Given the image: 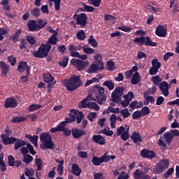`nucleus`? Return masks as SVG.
Instances as JSON below:
<instances>
[{"instance_id":"f257e3e1","label":"nucleus","mask_w":179,"mask_h":179,"mask_svg":"<svg viewBox=\"0 0 179 179\" xmlns=\"http://www.w3.org/2000/svg\"><path fill=\"white\" fill-rule=\"evenodd\" d=\"M176 137H179V131L178 129H171L170 131L165 132L163 136H160L157 144L160 148H165L167 145L169 146L171 145V141Z\"/></svg>"},{"instance_id":"f03ea898","label":"nucleus","mask_w":179,"mask_h":179,"mask_svg":"<svg viewBox=\"0 0 179 179\" xmlns=\"http://www.w3.org/2000/svg\"><path fill=\"white\" fill-rule=\"evenodd\" d=\"M104 87H100L99 85H94L93 87L90 90V94L88 96H92V98L95 99L94 101L98 102V104L103 105L104 101H106L107 97L104 94Z\"/></svg>"},{"instance_id":"7ed1b4c3","label":"nucleus","mask_w":179,"mask_h":179,"mask_svg":"<svg viewBox=\"0 0 179 179\" xmlns=\"http://www.w3.org/2000/svg\"><path fill=\"white\" fill-rule=\"evenodd\" d=\"M63 85L66 87V90L73 92L82 86L83 81L80 80V76L73 75L63 80Z\"/></svg>"},{"instance_id":"20e7f679","label":"nucleus","mask_w":179,"mask_h":179,"mask_svg":"<svg viewBox=\"0 0 179 179\" xmlns=\"http://www.w3.org/2000/svg\"><path fill=\"white\" fill-rule=\"evenodd\" d=\"M40 140L42 144L40 145V148L42 150L49 149L53 150L55 148V144L53 142L52 137L48 132H44L40 134Z\"/></svg>"},{"instance_id":"39448f33","label":"nucleus","mask_w":179,"mask_h":179,"mask_svg":"<svg viewBox=\"0 0 179 179\" xmlns=\"http://www.w3.org/2000/svg\"><path fill=\"white\" fill-rule=\"evenodd\" d=\"M51 49V45L48 43H42L37 50L32 52L34 57L38 59H44L48 56V52Z\"/></svg>"},{"instance_id":"423d86ee","label":"nucleus","mask_w":179,"mask_h":179,"mask_svg":"<svg viewBox=\"0 0 179 179\" xmlns=\"http://www.w3.org/2000/svg\"><path fill=\"white\" fill-rule=\"evenodd\" d=\"M133 42L135 44H139L140 46H143V45L145 46H151V47H157V43L152 41L150 37L146 36L144 37L143 36H141L139 38H136L133 40Z\"/></svg>"},{"instance_id":"0eeeda50","label":"nucleus","mask_w":179,"mask_h":179,"mask_svg":"<svg viewBox=\"0 0 179 179\" xmlns=\"http://www.w3.org/2000/svg\"><path fill=\"white\" fill-rule=\"evenodd\" d=\"M124 87H115L111 94L110 101L113 102L114 103H119L122 100V97L124 94Z\"/></svg>"},{"instance_id":"6e6552de","label":"nucleus","mask_w":179,"mask_h":179,"mask_svg":"<svg viewBox=\"0 0 179 179\" xmlns=\"http://www.w3.org/2000/svg\"><path fill=\"white\" fill-rule=\"evenodd\" d=\"M47 24H48L47 21H45L43 24H38L36 20H33L28 21L27 24L28 30L31 32H37L40 31L41 29L45 27Z\"/></svg>"},{"instance_id":"1a4fd4ad","label":"nucleus","mask_w":179,"mask_h":179,"mask_svg":"<svg viewBox=\"0 0 179 179\" xmlns=\"http://www.w3.org/2000/svg\"><path fill=\"white\" fill-rule=\"evenodd\" d=\"M104 69V63L102 61L98 60L92 63L90 67H88L87 72L88 73H96L98 71Z\"/></svg>"},{"instance_id":"9d476101","label":"nucleus","mask_w":179,"mask_h":179,"mask_svg":"<svg viewBox=\"0 0 179 179\" xmlns=\"http://www.w3.org/2000/svg\"><path fill=\"white\" fill-rule=\"evenodd\" d=\"M71 65L76 66L78 71H83L89 66L88 62H84L78 59H72L70 61Z\"/></svg>"},{"instance_id":"9b49d317","label":"nucleus","mask_w":179,"mask_h":179,"mask_svg":"<svg viewBox=\"0 0 179 179\" xmlns=\"http://www.w3.org/2000/svg\"><path fill=\"white\" fill-rule=\"evenodd\" d=\"M1 138L3 144H4L6 146L13 145L16 141H18V138H16L13 136H9L6 134H1Z\"/></svg>"},{"instance_id":"f8f14e48","label":"nucleus","mask_w":179,"mask_h":179,"mask_svg":"<svg viewBox=\"0 0 179 179\" xmlns=\"http://www.w3.org/2000/svg\"><path fill=\"white\" fill-rule=\"evenodd\" d=\"M140 155L143 158L152 159L157 157V152L152 150H148V148H143V150L140 152Z\"/></svg>"},{"instance_id":"ddd939ff","label":"nucleus","mask_w":179,"mask_h":179,"mask_svg":"<svg viewBox=\"0 0 179 179\" xmlns=\"http://www.w3.org/2000/svg\"><path fill=\"white\" fill-rule=\"evenodd\" d=\"M17 71L20 73H22L26 71V75H30L31 67L26 62H20L17 65Z\"/></svg>"},{"instance_id":"4468645a","label":"nucleus","mask_w":179,"mask_h":179,"mask_svg":"<svg viewBox=\"0 0 179 179\" xmlns=\"http://www.w3.org/2000/svg\"><path fill=\"white\" fill-rule=\"evenodd\" d=\"M87 15L85 13H81L76 17V24L85 27L87 24Z\"/></svg>"},{"instance_id":"2eb2a0df","label":"nucleus","mask_w":179,"mask_h":179,"mask_svg":"<svg viewBox=\"0 0 179 179\" xmlns=\"http://www.w3.org/2000/svg\"><path fill=\"white\" fill-rule=\"evenodd\" d=\"M86 134V131L81 130L78 127L71 128V136L74 138L79 139Z\"/></svg>"},{"instance_id":"dca6fc26","label":"nucleus","mask_w":179,"mask_h":179,"mask_svg":"<svg viewBox=\"0 0 179 179\" xmlns=\"http://www.w3.org/2000/svg\"><path fill=\"white\" fill-rule=\"evenodd\" d=\"M108 161V159H107V157H104V155L100 157L93 156L92 159V164L95 166H99L103 162L106 163Z\"/></svg>"},{"instance_id":"f3484780","label":"nucleus","mask_w":179,"mask_h":179,"mask_svg":"<svg viewBox=\"0 0 179 179\" xmlns=\"http://www.w3.org/2000/svg\"><path fill=\"white\" fill-rule=\"evenodd\" d=\"M17 107V101L13 97H8L5 101L6 108H15Z\"/></svg>"},{"instance_id":"a211bd4d","label":"nucleus","mask_w":179,"mask_h":179,"mask_svg":"<svg viewBox=\"0 0 179 179\" xmlns=\"http://www.w3.org/2000/svg\"><path fill=\"white\" fill-rule=\"evenodd\" d=\"M158 87H159V90L165 97H167L169 95V85L166 81L164 80L162 82L160 85H158Z\"/></svg>"},{"instance_id":"6ab92c4d","label":"nucleus","mask_w":179,"mask_h":179,"mask_svg":"<svg viewBox=\"0 0 179 179\" xmlns=\"http://www.w3.org/2000/svg\"><path fill=\"white\" fill-rule=\"evenodd\" d=\"M133 177L134 179H150V177L146 174V173L140 169H136L133 173Z\"/></svg>"},{"instance_id":"aec40b11","label":"nucleus","mask_w":179,"mask_h":179,"mask_svg":"<svg viewBox=\"0 0 179 179\" xmlns=\"http://www.w3.org/2000/svg\"><path fill=\"white\" fill-rule=\"evenodd\" d=\"M155 35L159 37H166L167 36V29L164 25H159L156 27Z\"/></svg>"},{"instance_id":"412c9836","label":"nucleus","mask_w":179,"mask_h":179,"mask_svg":"<svg viewBox=\"0 0 179 179\" xmlns=\"http://www.w3.org/2000/svg\"><path fill=\"white\" fill-rule=\"evenodd\" d=\"M70 113L76 115V123L80 124L84 118V114L83 111L78 110L71 109Z\"/></svg>"},{"instance_id":"4be33fe9","label":"nucleus","mask_w":179,"mask_h":179,"mask_svg":"<svg viewBox=\"0 0 179 179\" xmlns=\"http://www.w3.org/2000/svg\"><path fill=\"white\" fill-rule=\"evenodd\" d=\"M92 141L99 145H105L106 143L105 137L101 135H94Z\"/></svg>"},{"instance_id":"5701e85b","label":"nucleus","mask_w":179,"mask_h":179,"mask_svg":"<svg viewBox=\"0 0 179 179\" xmlns=\"http://www.w3.org/2000/svg\"><path fill=\"white\" fill-rule=\"evenodd\" d=\"M88 101H96L95 98L92 97V95H87L81 102L78 103V108H86L88 107Z\"/></svg>"},{"instance_id":"b1692460","label":"nucleus","mask_w":179,"mask_h":179,"mask_svg":"<svg viewBox=\"0 0 179 179\" xmlns=\"http://www.w3.org/2000/svg\"><path fill=\"white\" fill-rule=\"evenodd\" d=\"M130 138L133 140L134 143L137 145V146H141V143L142 142V137L140 133H137L134 131L131 136Z\"/></svg>"},{"instance_id":"393cba45","label":"nucleus","mask_w":179,"mask_h":179,"mask_svg":"<svg viewBox=\"0 0 179 179\" xmlns=\"http://www.w3.org/2000/svg\"><path fill=\"white\" fill-rule=\"evenodd\" d=\"M43 82L45 83H52V85H55L57 83V80H55V78L50 73H43Z\"/></svg>"},{"instance_id":"a878e982","label":"nucleus","mask_w":179,"mask_h":179,"mask_svg":"<svg viewBox=\"0 0 179 179\" xmlns=\"http://www.w3.org/2000/svg\"><path fill=\"white\" fill-rule=\"evenodd\" d=\"M71 173L77 177H79L82 173V169L80 168L79 165L73 164L71 165Z\"/></svg>"},{"instance_id":"bb28decb","label":"nucleus","mask_w":179,"mask_h":179,"mask_svg":"<svg viewBox=\"0 0 179 179\" xmlns=\"http://www.w3.org/2000/svg\"><path fill=\"white\" fill-rule=\"evenodd\" d=\"M58 32L55 31L51 36L48 38V41L45 43V44H49L52 45H55L57 43V38Z\"/></svg>"},{"instance_id":"cd10ccee","label":"nucleus","mask_w":179,"mask_h":179,"mask_svg":"<svg viewBox=\"0 0 179 179\" xmlns=\"http://www.w3.org/2000/svg\"><path fill=\"white\" fill-rule=\"evenodd\" d=\"M141 80V76L138 71L135 72V73L131 77L130 82L133 85H138L140 83Z\"/></svg>"},{"instance_id":"c85d7f7f","label":"nucleus","mask_w":179,"mask_h":179,"mask_svg":"<svg viewBox=\"0 0 179 179\" xmlns=\"http://www.w3.org/2000/svg\"><path fill=\"white\" fill-rule=\"evenodd\" d=\"M22 33V29L16 30L15 34L10 36V40L13 41L14 43H17L20 40V36H21Z\"/></svg>"},{"instance_id":"c756f323","label":"nucleus","mask_w":179,"mask_h":179,"mask_svg":"<svg viewBox=\"0 0 179 179\" xmlns=\"http://www.w3.org/2000/svg\"><path fill=\"white\" fill-rule=\"evenodd\" d=\"M82 5L83 7L80 8L79 9V10L81 12H94L95 10V7L87 6L85 4V3H82Z\"/></svg>"},{"instance_id":"7c9ffc66","label":"nucleus","mask_w":179,"mask_h":179,"mask_svg":"<svg viewBox=\"0 0 179 179\" xmlns=\"http://www.w3.org/2000/svg\"><path fill=\"white\" fill-rule=\"evenodd\" d=\"M157 87L156 85H152V87L148 88L147 91L143 92V96H148V95H154L155 94L156 92H157Z\"/></svg>"},{"instance_id":"2f4dec72","label":"nucleus","mask_w":179,"mask_h":179,"mask_svg":"<svg viewBox=\"0 0 179 179\" xmlns=\"http://www.w3.org/2000/svg\"><path fill=\"white\" fill-rule=\"evenodd\" d=\"M14 144H15V146H14L15 150H18L22 146H26V141H22L17 138V141H16V142H15Z\"/></svg>"},{"instance_id":"473e14b6","label":"nucleus","mask_w":179,"mask_h":179,"mask_svg":"<svg viewBox=\"0 0 179 179\" xmlns=\"http://www.w3.org/2000/svg\"><path fill=\"white\" fill-rule=\"evenodd\" d=\"M67 124L64 123V122H62V131L64 133V135L66 136V137H69L71 136L72 131H71V129L69 130L68 128L66 127Z\"/></svg>"},{"instance_id":"72a5a7b5","label":"nucleus","mask_w":179,"mask_h":179,"mask_svg":"<svg viewBox=\"0 0 179 179\" xmlns=\"http://www.w3.org/2000/svg\"><path fill=\"white\" fill-rule=\"evenodd\" d=\"M0 68L3 75H6L8 71H9V66L3 62H0Z\"/></svg>"},{"instance_id":"f704fd0d","label":"nucleus","mask_w":179,"mask_h":179,"mask_svg":"<svg viewBox=\"0 0 179 179\" xmlns=\"http://www.w3.org/2000/svg\"><path fill=\"white\" fill-rule=\"evenodd\" d=\"M73 113H72L71 112H70L69 113V116L71 118L69 117H66L65 118V121H63L62 123L64 124H68V123H71V122H74L76 121V116H75V115H73Z\"/></svg>"},{"instance_id":"c9c22d12","label":"nucleus","mask_w":179,"mask_h":179,"mask_svg":"<svg viewBox=\"0 0 179 179\" xmlns=\"http://www.w3.org/2000/svg\"><path fill=\"white\" fill-rule=\"evenodd\" d=\"M129 129H130V127H128L127 128L126 131L120 135L121 139H122L123 141H124V142H126L127 140L130 138Z\"/></svg>"},{"instance_id":"e433bc0d","label":"nucleus","mask_w":179,"mask_h":179,"mask_svg":"<svg viewBox=\"0 0 179 179\" xmlns=\"http://www.w3.org/2000/svg\"><path fill=\"white\" fill-rule=\"evenodd\" d=\"M26 41L28 42V43L31 44V45L37 44V41L36 38H34L31 35L26 36Z\"/></svg>"},{"instance_id":"4c0bfd02","label":"nucleus","mask_w":179,"mask_h":179,"mask_svg":"<svg viewBox=\"0 0 179 179\" xmlns=\"http://www.w3.org/2000/svg\"><path fill=\"white\" fill-rule=\"evenodd\" d=\"M103 86H106V87H108V89L109 90H113L115 88V85L113 83V80H106L103 83Z\"/></svg>"},{"instance_id":"58836bf2","label":"nucleus","mask_w":179,"mask_h":179,"mask_svg":"<svg viewBox=\"0 0 179 179\" xmlns=\"http://www.w3.org/2000/svg\"><path fill=\"white\" fill-rule=\"evenodd\" d=\"M25 138H29V142L31 143L38 142V136L34 135L33 136L31 134H25Z\"/></svg>"},{"instance_id":"ea45409f","label":"nucleus","mask_w":179,"mask_h":179,"mask_svg":"<svg viewBox=\"0 0 179 179\" xmlns=\"http://www.w3.org/2000/svg\"><path fill=\"white\" fill-rule=\"evenodd\" d=\"M88 44H90L94 48H96L98 46V43L96 39L93 38V36L91 35L90 38L87 40Z\"/></svg>"},{"instance_id":"a19ab883","label":"nucleus","mask_w":179,"mask_h":179,"mask_svg":"<svg viewBox=\"0 0 179 179\" xmlns=\"http://www.w3.org/2000/svg\"><path fill=\"white\" fill-rule=\"evenodd\" d=\"M41 108H42V106L40 104H31L28 107V110L29 113H32L40 109Z\"/></svg>"},{"instance_id":"79ce46f5","label":"nucleus","mask_w":179,"mask_h":179,"mask_svg":"<svg viewBox=\"0 0 179 179\" xmlns=\"http://www.w3.org/2000/svg\"><path fill=\"white\" fill-rule=\"evenodd\" d=\"M87 108L94 109L95 110L98 111L100 109V107L96 102H88Z\"/></svg>"},{"instance_id":"37998d69","label":"nucleus","mask_w":179,"mask_h":179,"mask_svg":"<svg viewBox=\"0 0 179 179\" xmlns=\"http://www.w3.org/2000/svg\"><path fill=\"white\" fill-rule=\"evenodd\" d=\"M83 50L87 55H92V54L95 52V50L92 48H89L88 45L83 46Z\"/></svg>"},{"instance_id":"c03bdc74","label":"nucleus","mask_w":179,"mask_h":179,"mask_svg":"<svg viewBox=\"0 0 179 179\" xmlns=\"http://www.w3.org/2000/svg\"><path fill=\"white\" fill-rule=\"evenodd\" d=\"M31 15L32 17L38 18L41 15L39 8H33L31 10Z\"/></svg>"},{"instance_id":"a18cd8bd","label":"nucleus","mask_w":179,"mask_h":179,"mask_svg":"<svg viewBox=\"0 0 179 179\" xmlns=\"http://www.w3.org/2000/svg\"><path fill=\"white\" fill-rule=\"evenodd\" d=\"M62 125H63V122H62L58 126H57V127H52L50 129V131L51 133H56V132H58V131H63Z\"/></svg>"},{"instance_id":"49530a36","label":"nucleus","mask_w":179,"mask_h":179,"mask_svg":"<svg viewBox=\"0 0 179 179\" xmlns=\"http://www.w3.org/2000/svg\"><path fill=\"white\" fill-rule=\"evenodd\" d=\"M77 38L79 41H84L85 38H86V34L83 30L78 31L77 34H76Z\"/></svg>"},{"instance_id":"de8ad7c7","label":"nucleus","mask_w":179,"mask_h":179,"mask_svg":"<svg viewBox=\"0 0 179 179\" xmlns=\"http://www.w3.org/2000/svg\"><path fill=\"white\" fill-rule=\"evenodd\" d=\"M151 81L152 83H154L155 85L159 86L162 82V78H160L159 76H156L152 78Z\"/></svg>"},{"instance_id":"09e8293b","label":"nucleus","mask_w":179,"mask_h":179,"mask_svg":"<svg viewBox=\"0 0 179 179\" xmlns=\"http://www.w3.org/2000/svg\"><path fill=\"white\" fill-rule=\"evenodd\" d=\"M24 159H22V162H24L27 164H29L31 162H33V157H31L30 155H24Z\"/></svg>"},{"instance_id":"8fccbe9b","label":"nucleus","mask_w":179,"mask_h":179,"mask_svg":"<svg viewBox=\"0 0 179 179\" xmlns=\"http://www.w3.org/2000/svg\"><path fill=\"white\" fill-rule=\"evenodd\" d=\"M35 164H36V166L37 167V171L42 170L43 162L41 158H36Z\"/></svg>"},{"instance_id":"3c124183","label":"nucleus","mask_w":179,"mask_h":179,"mask_svg":"<svg viewBox=\"0 0 179 179\" xmlns=\"http://www.w3.org/2000/svg\"><path fill=\"white\" fill-rule=\"evenodd\" d=\"M158 164H161V166H162L166 170V169H169V159H163L160 160Z\"/></svg>"},{"instance_id":"603ef678","label":"nucleus","mask_w":179,"mask_h":179,"mask_svg":"<svg viewBox=\"0 0 179 179\" xmlns=\"http://www.w3.org/2000/svg\"><path fill=\"white\" fill-rule=\"evenodd\" d=\"M164 170H166L165 168H164V166H162L161 164L158 163L156 164V169L155 173L157 174H161L163 173Z\"/></svg>"},{"instance_id":"864d4df0","label":"nucleus","mask_w":179,"mask_h":179,"mask_svg":"<svg viewBox=\"0 0 179 179\" xmlns=\"http://www.w3.org/2000/svg\"><path fill=\"white\" fill-rule=\"evenodd\" d=\"M69 62V57H64V58H63L62 61H60L59 62V64L60 66H62L63 68H66Z\"/></svg>"},{"instance_id":"5fc2aeb1","label":"nucleus","mask_w":179,"mask_h":179,"mask_svg":"<svg viewBox=\"0 0 179 179\" xmlns=\"http://www.w3.org/2000/svg\"><path fill=\"white\" fill-rule=\"evenodd\" d=\"M152 68H156L159 69L161 68L162 64L159 62L157 59H154L152 61Z\"/></svg>"},{"instance_id":"6e6d98bb","label":"nucleus","mask_w":179,"mask_h":179,"mask_svg":"<svg viewBox=\"0 0 179 179\" xmlns=\"http://www.w3.org/2000/svg\"><path fill=\"white\" fill-rule=\"evenodd\" d=\"M101 0H87L88 3L90 5H93L95 7H99L101 5Z\"/></svg>"},{"instance_id":"4d7b16f0","label":"nucleus","mask_w":179,"mask_h":179,"mask_svg":"<svg viewBox=\"0 0 179 179\" xmlns=\"http://www.w3.org/2000/svg\"><path fill=\"white\" fill-rule=\"evenodd\" d=\"M142 114L143 116H146L150 113V109L149 108L148 106H144L142 109L141 111H140Z\"/></svg>"},{"instance_id":"13d9d810","label":"nucleus","mask_w":179,"mask_h":179,"mask_svg":"<svg viewBox=\"0 0 179 179\" xmlns=\"http://www.w3.org/2000/svg\"><path fill=\"white\" fill-rule=\"evenodd\" d=\"M120 114L122 115L123 118H127L128 117L130 116L131 113H129V111L128 110L127 108L126 109H122L120 110Z\"/></svg>"},{"instance_id":"bf43d9fd","label":"nucleus","mask_w":179,"mask_h":179,"mask_svg":"<svg viewBox=\"0 0 179 179\" xmlns=\"http://www.w3.org/2000/svg\"><path fill=\"white\" fill-rule=\"evenodd\" d=\"M129 174L127 173V172L122 171L120 172L119 176L117 177V179H128L129 178Z\"/></svg>"},{"instance_id":"052dcab7","label":"nucleus","mask_w":179,"mask_h":179,"mask_svg":"<svg viewBox=\"0 0 179 179\" xmlns=\"http://www.w3.org/2000/svg\"><path fill=\"white\" fill-rule=\"evenodd\" d=\"M96 113L91 112L88 113L87 119L90 120L91 122H92L93 120H94L96 117Z\"/></svg>"},{"instance_id":"680f3d73","label":"nucleus","mask_w":179,"mask_h":179,"mask_svg":"<svg viewBox=\"0 0 179 179\" xmlns=\"http://www.w3.org/2000/svg\"><path fill=\"white\" fill-rule=\"evenodd\" d=\"M132 117H133L134 120H138V118L143 117V114L141 113V110H136V111L134 112Z\"/></svg>"},{"instance_id":"e2e57ef3","label":"nucleus","mask_w":179,"mask_h":179,"mask_svg":"<svg viewBox=\"0 0 179 179\" xmlns=\"http://www.w3.org/2000/svg\"><path fill=\"white\" fill-rule=\"evenodd\" d=\"M26 121V117H15L11 120V122H23Z\"/></svg>"},{"instance_id":"0e129e2a","label":"nucleus","mask_w":179,"mask_h":179,"mask_svg":"<svg viewBox=\"0 0 179 179\" xmlns=\"http://www.w3.org/2000/svg\"><path fill=\"white\" fill-rule=\"evenodd\" d=\"M115 66V63L113 61H108V63H106V68H108V71H113Z\"/></svg>"},{"instance_id":"69168bd1","label":"nucleus","mask_w":179,"mask_h":179,"mask_svg":"<svg viewBox=\"0 0 179 179\" xmlns=\"http://www.w3.org/2000/svg\"><path fill=\"white\" fill-rule=\"evenodd\" d=\"M27 148L29 150V153H31L32 155H36V152L34 151L33 146L31 145V143L27 144Z\"/></svg>"},{"instance_id":"338daca9","label":"nucleus","mask_w":179,"mask_h":179,"mask_svg":"<svg viewBox=\"0 0 179 179\" xmlns=\"http://www.w3.org/2000/svg\"><path fill=\"white\" fill-rule=\"evenodd\" d=\"M126 131V129L123 126H120L117 129V136H121Z\"/></svg>"},{"instance_id":"774afa93","label":"nucleus","mask_w":179,"mask_h":179,"mask_svg":"<svg viewBox=\"0 0 179 179\" xmlns=\"http://www.w3.org/2000/svg\"><path fill=\"white\" fill-rule=\"evenodd\" d=\"M15 158L13 156H8V164L10 167H13L15 166Z\"/></svg>"}]
</instances>
